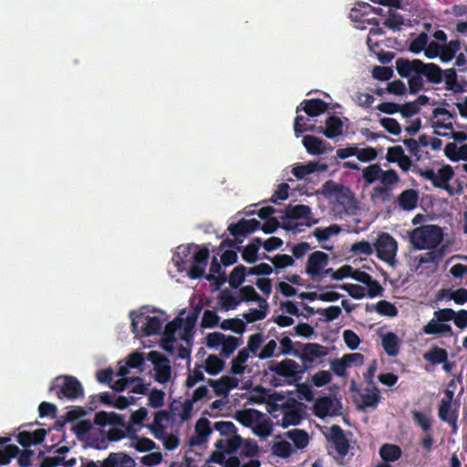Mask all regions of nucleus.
Here are the masks:
<instances>
[{
	"label": "nucleus",
	"mask_w": 467,
	"mask_h": 467,
	"mask_svg": "<svg viewBox=\"0 0 467 467\" xmlns=\"http://www.w3.org/2000/svg\"><path fill=\"white\" fill-rule=\"evenodd\" d=\"M133 458L125 452H110L100 463V467H135Z\"/></svg>",
	"instance_id": "obj_23"
},
{
	"label": "nucleus",
	"mask_w": 467,
	"mask_h": 467,
	"mask_svg": "<svg viewBox=\"0 0 467 467\" xmlns=\"http://www.w3.org/2000/svg\"><path fill=\"white\" fill-rule=\"evenodd\" d=\"M419 192L414 189H407L397 197L399 207L403 211H412L418 205Z\"/></svg>",
	"instance_id": "obj_27"
},
{
	"label": "nucleus",
	"mask_w": 467,
	"mask_h": 467,
	"mask_svg": "<svg viewBox=\"0 0 467 467\" xmlns=\"http://www.w3.org/2000/svg\"><path fill=\"white\" fill-rule=\"evenodd\" d=\"M303 419L301 404L295 400H288L282 404V419L276 424L283 428L298 425Z\"/></svg>",
	"instance_id": "obj_12"
},
{
	"label": "nucleus",
	"mask_w": 467,
	"mask_h": 467,
	"mask_svg": "<svg viewBox=\"0 0 467 467\" xmlns=\"http://www.w3.org/2000/svg\"><path fill=\"white\" fill-rule=\"evenodd\" d=\"M381 171L379 164H371L362 170V177L367 184H372L376 181H379Z\"/></svg>",
	"instance_id": "obj_47"
},
{
	"label": "nucleus",
	"mask_w": 467,
	"mask_h": 467,
	"mask_svg": "<svg viewBox=\"0 0 467 467\" xmlns=\"http://www.w3.org/2000/svg\"><path fill=\"white\" fill-rule=\"evenodd\" d=\"M343 122L337 116H329L326 119V128H319L318 132H322L327 138L334 139L342 134Z\"/></svg>",
	"instance_id": "obj_29"
},
{
	"label": "nucleus",
	"mask_w": 467,
	"mask_h": 467,
	"mask_svg": "<svg viewBox=\"0 0 467 467\" xmlns=\"http://www.w3.org/2000/svg\"><path fill=\"white\" fill-rule=\"evenodd\" d=\"M204 277L206 280L210 282H214L213 284V285L214 286L213 289H219L227 281L225 273L222 271L221 263L215 256L213 257L210 265V274H204Z\"/></svg>",
	"instance_id": "obj_26"
},
{
	"label": "nucleus",
	"mask_w": 467,
	"mask_h": 467,
	"mask_svg": "<svg viewBox=\"0 0 467 467\" xmlns=\"http://www.w3.org/2000/svg\"><path fill=\"white\" fill-rule=\"evenodd\" d=\"M271 451L275 456L284 459L290 457L293 452L291 444L286 441L275 442L272 445Z\"/></svg>",
	"instance_id": "obj_50"
},
{
	"label": "nucleus",
	"mask_w": 467,
	"mask_h": 467,
	"mask_svg": "<svg viewBox=\"0 0 467 467\" xmlns=\"http://www.w3.org/2000/svg\"><path fill=\"white\" fill-rule=\"evenodd\" d=\"M234 418L243 426L252 428L255 421L264 418V413L255 409H249L237 411Z\"/></svg>",
	"instance_id": "obj_31"
},
{
	"label": "nucleus",
	"mask_w": 467,
	"mask_h": 467,
	"mask_svg": "<svg viewBox=\"0 0 467 467\" xmlns=\"http://www.w3.org/2000/svg\"><path fill=\"white\" fill-rule=\"evenodd\" d=\"M240 300L244 302H259L261 308H268L265 299L262 298L252 285H244L239 290Z\"/></svg>",
	"instance_id": "obj_39"
},
{
	"label": "nucleus",
	"mask_w": 467,
	"mask_h": 467,
	"mask_svg": "<svg viewBox=\"0 0 467 467\" xmlns=\"http://www.w3.org/2000/svg\"><path fill=\"white\" fill-rule=\"evenodd\" d=\"M328 168L327 163L319 161H309L306 164H297L292 169V173L295 177L301 180L306 175L312 174L316 171H325Z\"/></svg>",
	"instance_id": "obj_25"
},
{
	"label": "nucleus",
	"mask_w": 467,
	"mask_h": 467,
	"mask_svg": "<svg viewBox=\"0 0 467 467\" xmlns=\"http://www.w3.org/2000/svg\"><path fill=\"white\" fill-rule=\"evenodd\" d=\"M341 402L335 400L329 396H323L317 399L313 406L314 415L319 419H325L327 416L340 415Z\"/></svg>",
	"instance_id": "obj_14"
},
{
	"label": "nucleus",
	"mask_w": 467,
	"mask_h": 467,
	"mask_svg": "<svg viewBox=\"0 0 467 467\" xmlns=\"http://www.w3.org/2000/svg\"><path fill=\"white\" fill-rule=\"evenodd\" d=\"M379 182L382 186H377L373 191L376 194L382 196L383 201H388L390 198L392 186L400 182V176L394 169L382 170Z\"/></svg>",
	"instance_id": "obj_17"
},
{
	"label": "nucleus",
	"mask_w": 467,
	"mask_h": 467,
	"mask_svg": "<svg viewBox=\"0 0 467 467\" xmlns=\"http://www.w3.org/2000/svg\"><path fill=\"white\" fill-rule=\"evenodd\" d=\"M192 253V261L188 268V276L192 279H200L204 276L205 268L210 257L209 248L206 246L195 248Z\"/></svg>",
	"instance_id": "obj_11"
},
{
	"label": "nucleus",
	"mask_w": 467,
	"mask_h": 467,
	"mask_svg": "<svg viewBox=\"0 0 467 467\" xmlns=\"http://www.w3.org/2000/svg\"><path fill=\"white\" fill-rule=\"evenodd\" d=\"M320 193L328 200H334L345 207L350 206L354 201V194L349 187L339 184L332 180L327 181L321 188Z\"/></svg>",
	"instance_id": "obj_6"
},
{
	"label": "nucleus",
	"mask_w": 467,
	"mask_h": 467,
	"mask_svg": "<svg viewBox=\"0 0 467 467\" xmlns=\"http://www.w3.org/2000/svg\"><path fill=\"white\" fill-rule=\"evenodd\" d=\"M350 252L358 255H370L373 254V248L368 241L363 240L352 244Z\"/></svg>",
	"instance_id": "obj_60"
},
{
	"label": "nucleus",
	"mask_w": 467,
	"mask_h": 467,
	"mask_svg": "<svg viewBox=\"0 0 467 467\" xmlns=\"http://www.w3.org/2000/svg\"><path fill=\"white\" fill-rule=\"evenodd\" d=\"M94 423L96 425L105 427L110 426H125V416L122 414L116 413L114 411H99L94 416Z\"/></svg>",
	"instance_id": "obj_24"
},
{
	"label": "nucleus",
	"mask_w": 467,
	"mask_h": 467,
	"mask_svg": "<svg viewBox=\"0 0 467 467\" xmlns=\"http://www.w3.org/2000/svg\"><path fill=\"white\" fill-rule=\"evenodd\" d=\"M382 348L389 357H396L400 352L399 337L394 332H388L382 336Z\"/></svg>",
	"instance_id": "obj_36"
},
{
	"label": "nucleus",
	"mask_w": 467,
	"mask_h": 467,
	"mask_svg": "<svg viewBox=\"0 0 467 467\" xmlns=\"http://www.w3.org/2000/svg\"><path fill=\"white\" fill-rule=\"evenodd\" d=\"M374 246L379 259L392 266L395 265L398 243L392 235L388 233L379 234Z\"/></svg>",
	"instance_id": "obj_7"
},
{
	"label": "nucleus",
	"mask_w": 467,
	"mask_h": 467,
	"mask_svg": "<svg viewBox=\"0 0 467 467\" xmlns=\"http://www.w3.org/2000/svg\"><path fill=\"white\" fill-rule=\"evenodd\" d=\"M252 430L253 432L258 437L266 438L271 434L273 427L271 422L264 417L262 420L255 421L252 427Z\"/></svg>",
	"instance_id": "obj_49"
},
{
	"label": "nucleus",
	"mask_w": 467,
	"mask_h": 467,
	"mask_svg": "<svg viewBox=\"0 0 467 467\" xmlns=\"http://www.w3.org/2000/svg\"><path fill=\"white\" fill-rule=\"evenodd\" d=\"M442 240V229L435 224L421 225L413 229L410 234V241L418 250L439 247Z\"/></svg>",
	"instance_id": "obj_2"
},
{
	"label": "nucleus",
	"mask_w": 467,
	"mask_h": 467,
	"mask_svg": "<svg viewBox=\"0 0 467 467\" xmlns=\"http://www.w3.org/2000/svg\"><path fill=\"white\" fill-rule=\"evenodd\" d=\"M430 251L420 254L418 257L419 265L433 264L434 269L438 266L439 263L445 255V246L429 249Z\"/></svg>",
	"instance_id": "obj_32"
},
{
	"label": "nucleus",
	"mask_w": 467,
	"mask_h": 467,
	"mask_svg": "<svg viewBox=\"0 0 467 467\" xmlns=\"http://www.w3.org/2000/svg\"><path fill=\"white\" fill-rule=\"evenodd\" d=\"M447 399L443 398L438 408V416L441 420L448 423L451 427V432L452 434H456L458 431V410L457 408H451V400L453 397V392L451 390H446Z\"/></svg>",
	"instance_id": "obj_10"
},
{
	"label": "nucleus",
	"mask_w": 467,
	"mask_h": 467,
	"mask_svg": "<svg viewBox=\"0 0 467 467\" xmlns=\"http://www.w3.org/2000/svg\"><path fill=\"white\" fill-rule=\"evenodd\" d=\"M327 441L333 443L336 451L341 457H345L350 449L348 439L346 437L345 431L339 425L334 424L329 428L328 434L326 435Z\"/></svg>",
	"instance_id": "obj_15"
},
{
	"label": "nucleus",
	"mask_w": 467,
	"mask_h": 467,
	"mask_svg": "<svg viewBox=\"0 0 467 467\" xmlns=\"http://www.w3.org/2000/svg\"><path fill=\"white\" fill-rule=\"evenodd\" d=\"M267 369L279 377L292 379L297 381L302 379L301 366L294 359L285 358L282 361L271 360L267 363Z\"/></svg>",
	"instance_id": "obj_9"
},
{
	"label": "nucleus",
	"mask_w": 467,
	"mask_h": 467,
	"mask_svg": "<svg viewBox=\"0 0 467 467\" xmlns=\"http://www.w3.org/2000/svg\"><path fill=\"white\" fill-rule=\"evenodd\" d=\"M57 389L58 399H67L70 400L82 398L84 389L81 382L74 376L63 375L57 377L49 387V391Z\"/></svg>",
	"instance_id": "obj_3"
},
{
	"label": "nucleus",
	"mask_w": 467,
	"mask_h": 467,
	"mask_svg": "<svg viewBox=\"0 0 467 467\" xmlns=\"http://www.w3.org/2000/svg\"><path fill=\"white\" fill-rule=\"evenodd\" d=\"M317 313L321 314L324 317L325 322H331L337 319L342 313L340 306H330L327 308H318Z\"/></svg>",
	"instance_id": "obj_59"
},
{
	"label": "nucleus",
	"mask_w": 467,
	"mask_h": 467,
	"mask_svg": "<svg viewBox=\"0 0 467 467\" xmlns=\"http://www.w3.org/2000/svg\"><path fill=\"white\" fill-rule=\"evenodd\" d=\"M380 400L379 390L376 386L367 389L366 392L361 395V408H376Z\"/></svg>",
	"instance_id": "obj_44"
},
{
	"label": "nucleus",
	"mask_w": 467,
	"mask_h": 467,
	"mask_svg": "<svg viewBox=\"0 0 467 467\" xmlns=\"http://www.w3.org/2000/svg\"><path fill=\"white\" fill-rule=\"evenodd\" d=\"M429 36L427 33L421 32L416 38L411 40L409 50L413 54H419L425 50L428 44Z\"/></svg>",
	"instance_id": "obj_54"
},
{
	"label": "nucleus",
	"mask_w": 467,
	"mask_h": 467,
	"mask_svg": "<svg viewBox=\"0 0 467 467\" xmlns=\"http://www.w3.org/2000/svg\"><path fill=\"white\" fill-rule=\"evenodd\" d=\"M247 267L243 265L235 266L229 275V285L232 288H238L245 280L247 275Z\"/></svg>",
	"instance_id": "obj_45"
},
{
	"label": "nucleus",
	"mask_w": 467,
	"mask_h": 467,
	"mask_svg": "<svg viewBox=\"0 0 467 467\" xmlns=\"http://www.w3.org/2000/svg\"><path fill=\"white\" fill-rule=\"evenodd\" d=\"M19 452L20 449L16 445H6L4 450H0V465L8 464Z\"/></svg>",
	"instance_id": "obj_55"
},
{
	"label": "nucleus",
	"mask_w": 467,
	"mask_h": 467,
	"mask_svg": "<svg viewBox=\"0 0 467 467\" xmlns=\"http://www.w3.org/2000/svg\"><path fill=\"white\" fill-rule=\"evenodd\" d=\"M213 429L211 423L206 418H200L195 424V435L189 439L190 446H201L208 441Z\"/></svg>",
	"instance_id": "obj_18"
},
{
	"label": "nucleus",
	"mask_w": 467,
	"mask_h": 467,
	"mask_svg": "<svg viewBox=\"0 0 467 467\" xmlns=\"http://www.w3.org/2000/svg\"><path fill=\"white\" fill-rule=\"evenodd\" d=\"M213 429L218 431L221 436H232L237 433V428L232 421H216L213 424Z\"/></svg>",
	"instance_id": "obj_57"
},
{
	"label": "nucleus",
	"mask_w": 467,
	"mask_h": 467,
	"mask_svg": "<svg viewBox=\"0 0 467 467\" xmlns=\"http://www.w3.org/2000/svg\"><path fill=\"white\" fill-rule=\"evenodd\" d=\"M249 358V350L242 348L238 351L235 358H233L231 362V373L233 375H242L244 373L246 366L245 362Z\"/></svg>",
	"instance_id": "obj_38"
},
{
	"label": "nucleus",
	"mask_w": 467,
	"mask_h": 467,
	"mask_svg": "<svg viewBox=\"0 0 467 467\" xmlns=\"http://www.w3.org/2000/svg\"><path fill=\"white\" fill-rule=\"evenodd\" d=\"M130 317L131 318V331L136 335L139 334L140 323H142L140 330L145 336L159 334L162 327V322L158 317L145 316L143 313H136L135 311H131Z\"/></svg>",
	"instance_id": "obj_8"
},
{
	"label": "nucleus",
	"mask_w": 467,
	"mask_h": 467,
	"mask_svg": "<svg viewBox=\"0 0 467 467\" xmlns=\"http://www.w3.org/2000/svg\"><path fill=\"white\" fill-rule=\"evenodd\" d=\"M148 359L154 365L155 380L161 384L167 383L171 375L170 360L157 351H150L148 354Z\"/></svg>",
	"instance_id": "obj_13"
},
{
	"label": "nucleus",
	"mask_w": 467,
	"mask_h": 467,
	"mask_svg": "<svg viewBox=\"0 0 467 467\" xmlns=\"http://www.w3.org/2000/svg\"><path fill=\"white\" fill-rule=\"evenodd\" d=\"M395 67L400 78L408 79L409 93L411 95L429 90L427 84L437 86L444 83V89L455 94L467 89V80L459 79L454 67L442 69L433 62L406 57L397 58Z\"/></svg>",
	"instance_id": "obj_1"
},
{
	"label": "nucleus",
	"mask_w": 467,
	"mask_h": 467,
	"mask_svg": "<svg viewBox=\"0 0 467 467\" xmlns=\"http://www.w3.org/2000/svg\"><path fill=\"white\" fill-rule=\"evenodd\" d=\"M298 450L305 449L309 443V435L305 430L293 429L285 433Z\"/></svg>",
	"instance_id": "obj_37"
},
{
	"label": "nucleus",
	"mask_w": 467,
	"mask_h": 467,
	"mask_svg": "<svg viewBox=\"0 0 467 467\" xmlns=\"http://www.w3.org/2000/svg\"><path fill=\"white\" fill-rule=\"evenodd\" d=\"M328 260L329 256L325 252H313L308 256L306 265V273L312 278L322 275L323 270L328 265Z\"/></svg>",
	"instance_id": "obj_16"
},
{
	"label": "nucleus",
	"mask_w": 467,
	"mask_h": 467,
	"mask_svg": "<svg viewBox=\"0 0 467 467\" xmlns=\"http://www.w3.org/2000/svg\"><path fill=\"white\" fill-rule=\"evenodd\" d=\"M303 110L309 117H317L328 109V103L320 99H305L302 102Z\"/></svg>",
	"instance_id": "obj_30"
},
{
	"label": "nucleus",
	"mask_w": 467,
	"mask_h": 467,
	"mask_svg": "<svg viewBox=\"0 0 467 467\" xmlns=\"http://www.w3.org/2000/svg\"><path fill=\"white\" fill-rule=\"evenodd\" d=\"M440 296H448L450 300H453L457 305H463L467 302V289L465 288H458L455 291L448 292L445 289H441L439 292Z\"/></svg>",
	"instance_id": "obj_51"
},
{
	"label": "nucleus",
	"mask_w": 467,
	"mask_h": 467,
	"mask_svg": "<svg viewBox=\"0 0 467 467\" xmlns=\"http://www.w3.org/2000/svg\"><path fill=\"white\" fill-rule=\"evenodd\" d=\"M261 223L256 219H241L236 223L228 226L229 233L234 236H246L260 229Z\"/></svg>",
	"instance_id": "obj_21"
},
{
	"label": "nucleus",
	"mask_w": 467,
	"mask_h": 467,
	"mask_svg": "<svg viewBox=\"0 0 467 467\" xmlns=\"http://www.w3.org/2000/svg\"><path fill=\"white\" fill-rule=\"evenodd\" d=\"M254 391L260 394L261 401L277 402L284 400V396L280 393L275 392L270 394L269 390L263 386H256Z\"/></svg>",
	"instance_id": "obj_56"
},
{
	"label": "nucleus",
	"mask_w": 467,
	"mask_h": 467,
	"mask_svg": "<svg viewBox=\"0 0 467 467\" xmlns=\"http://www.w3.org/2000/svg\"><path fill=\"white\" fill-rule=\"evenodd\" d=\"M422 331L426 335H441L447 334L451 336L453 334L452 328L450 325L444 322H440L436 319H431L428 324L423 326Z\"/></svg>",
	"instance_id": "obj_35"
},
{
	"label": "nucleus",
	"mask_w": 467,
	"mask_h": 467,
	"mask_svg": "<svg viewBox=\"0 0 467 467\" xmlns=\"http://www.w3.org/2000/svg\"><path fill=\"white\" fill-rule=\"evenodd\" d=\"M207 383L213 389L217 396L227 397L230 390L238 387L239 380L234 377L224 375L219 379H209Z\"/></svg>",
	"instance_id": "obj_20"
},
{
	"label": "nucleus",
	"mask_w": 467,
	"mask_h": 467,
	"mask_svg": "<svg viewBox=\"0 0 467 467\" xmlns=\"http://www.w3.org/2000/svg\"><path fill=\"white\" fill-rule=\"evenodd\" d=\"M411 414L414 422L424 431H429L431 430V421L430 417L420 410H413Z\"/></svg>",
	"instance_id": "obj_64"
},
{
	"label": "nucleus",
	"mask_w": 467,
	"mask_h": 467,
	"mask_svg": "<svg viewBox=\"0 0 467 467\" xmlns=\"http://www.w3.org/2000/svg\"><path fill=\"white\" fill-rule=\"evenodd\" d=\"M296 346L300 348L299 352L294 353V357L300 358L302 361L301 372L308 371L317 364V358H321L328 354L327 347L318 343H302L296 342Z\"/></svg>",
	"instance_id": "obj_5"
},
{
	"label": "nucleus",
	"mask_w": 467,
	"mask_h": 467,
	"mask_svg": "<svg viewBox=\"0 0 467 467\" xmlns=\"http://www.w3.org/2000/svg\"><path fill=\"white\" fill-rule=\"evenodd\" d=\"M135 441L130 444L137 451L147 452L158 448L157 444L150 439L146 437H137Z\"/></svg>",
	"instance_id": "obj_48"
},
{
	"label": "nucleus",
	"mask_w": 467,
	"mask_h": 467,
	"mask_svg": "<svg viewBox=\"0 0 467 467\" xmlns=\"http://www.w3.org/2000/svg\"><path fill=\"white\" fill-rule=\"evenodd\" d=\"M240 345L239 339L234 336H225V341L222 345L221 355L229 357Z\"/></svg>",
	"instance_id": "obj_62"
},
{
	"label": "nucleus",
	"mask_w": 467,
	"mask_h": 467,
	"mask_svg": "<svg viewBox=\"0 0 467 467\" xmlns=\"http://www.w3.org/2000/svg\"><path fill=\"white\" fill-rule=\"evenodd\" d=\"M243 443L242 437L235 433L226 439H219L214 443L217 450H223L226 453L236 452Z\"/></svg>",
	"instance_id": "obj_33"
},
{
	"label": "nucleus",
	"mask_w": 467,
	"mask_h": 467,
	"mask_svg": "<svg viewBox=\"0 0 467 467\" xmlns=\"http://www.w3.org/2000/svg\"><path fill=\"white\" fill-rule=\"evenodd\" d=\"M367 311L375 309L378 314L384 317H394L398 315V308L387 300H380L376 305H367Z\"/></svg>",
	"instance_id": "obj_41"
},
{
	"label": "nucleus",
	"mask_w": 467,
	"mask_h": 467,
	"mask_svg": "<svg viewBox=\"0 0 467 467\" xmlns=\"http://www.w3.org/2000/svg\"><path fill=\"white\" fill-rule=\"evenodd\" d=\"M198 248L197 244H191L187 245L181 244L177 247L172 256V261L179 272L187 271L192 261V249Z\"/></svg>",
	"instance_id": "obj_19"
},
{
	"label": "nucleus",
	"mask_w": 467,
	"mask_h": 467,
	"mask_svg": "<svg viewBox=\"0 0 467 467\" xmlns=\"http://www.w3.org/2000/svg\"><path fill=\"white\" fill-rule=\"evenodd\" d=\"M169 413L166 410H159L154 414V420L151 424L149 425V429L158 440L163 438L164 426L161 424L163 420H168Z\"/></svg>",
	"instance_id": "obj_40"
},
{
	"label": "nucleus",
	"mask_w": 467,
	"mask_h": 467,
	"mask_svg": "<svg viewBox=\"0 0 467 467\" xmlns=\"http://www.w3.org/2000/svg\"><path fill=\"white\" fill-rule=\"evenodd\" d=\"M453 176L454 171L452 167L449 164L443 165L438 170L437 173L435 172L436 182L432 185L435 188L445 190L450 195H453V189L449 184V182L453 178Z\"/></svg>",
	"instance_id": "obj_22"
},
{
	"label": "nucleus",
	"mask_w": 467,
	"mask_h": 467,
	"mask_svg": "<svg viewBox=\"0 0 467 467\" xmlns=\"http://www.w3.org/2000/svg\"><path fill=\"white\" fill-rule=\"evenodd\" d=\"M423 358L434 365L441 364L448 358V352L445 348L433 346L423 354Z\"/></svg>",
	"instance_id": "obj_43"
},
{
	"label": "nucleus",
	"mask_w": 467,
	"mask_h": 467,
	"mask_svg": "<svg viewBox=\"0 0 467 467\" xmlns=\"http://www.w3.org/2000/svg\"><path fill=\"white\" fill-rule=\"evenodd\" d=\"M331 287H338L346 292L348 294L355 298V299H361L365 296V288L359 285L356 284H343L340 285H332Z\"/></svg>",
	"instance_id": "obj_53"
},
{
	"label": "nucleus",
	"mask_w": 467,
	"mask_h": 467,
	"mask_svg": "<svg viewBox=\"0 0 467 467\" xmlns=\"http://www.w3.org/2000/svg\"><path fill=\"white\" fill-rule=\"evenodd\" d=\"M47 435L45 429H37L33 432L23 431H20L16 436L17 442L24 448H27L31 445H37L44 441ZM34 451L29 449L20 451L17 454V463L20 467H28L31 465V457Z\"/></svg>",
	"instance_id": "obj_4"
},
{
	"label": "nucleus",
	"mask_w": 467,
	"mask_h": 467,
	"mask_svg": "<svg viewBox=\"0 0 467 467\" xmlns=\"http://www.w3.org/2000/svg\"><path fill=\"white\" fill-rule=\"evenodd\" d=\"M220 300L223 303L224 310L235 309L236 306L241 303V300H237L229 290H223L220 295Z\"/></svg>",
	"instance_id": "obj_61"
},
{
	"label": "nucleus",
	"mask_w": 467,
	"mask_h": 467,
	"mask_svg": "<svg viewBox=\"0 0 467 467\" xmlns=\"http://www.w3.org/2000/svg\"><path fill=\"white\" fill-rule=\"evenodd\" d=\"M271 263L278 270L294 265L295 260L288 254H279L271 259Z\"/></svg>",
	"instance_id": "obj_63"
},
{
	"label": "nucleus",
	"mask_w": 467,
	"mask_h": 467,
	"mask_svg": "<svg viewBox=\"0 0 467 467\" xmlns=\"http://www.w3.org/2000/svg\"><path fill=\"white\" fill-rule=\"evenodd\" d=\"M402 451L400 446L390 443L383 444L379 449V455L383 462H396L401 457Z\"/></svg>",
	"instance_id": "obj_42"
},
{
	"label": "nucleus",
	"mask_w": 467,
	"mask_h": 467,
	"mask_svg": "<svg viewBox=\"0 0 467 467\" xmlns=\"http://www.w3.org/2000/svg\"><path fill=\"white\" fill-rule=\"evenodd\" d=\"M224 368V361L216 355H209L205 361V371L212 376L217 375Z\"/></svg>",
	"instance_id": "obj_46"
},
{
	"label": "nucleus",
	"mask_w": 467,
	"mask_h": 467,
	"mask_svg": "<svg viewBox=\"0 0 467 467\" xmlns=\"http://www.w3.org/2000/svg\"><path fill=\"white\" fill-rule=\"evenodd\" d=\"M380 125L390 134L400 135L401 133V126L397 119L393 118H382L379 120Z\"/></svg>",
	"instance_id": "obj_58"
},
{
	"label": "nucleus",
	"mask_w": 467,
	"mask_h": 467,
	"mask_svg": "<svg viewBox=\"0 0 467 467\" xmlns=\"http://www.w3.org/2000/svg\"><path fill=\"white\" fill-rule=\"evenodd\" d=\"M220 327L223 330H231L237 334H243L245 330V323L239 318L224 319Z\"/></svg>",
	"instance_id": "obj_52"
},
{
	"label": "nucleus",
	"mask_w": 467,
	"mask_h": 467,
	"mask_svg": "<svg viewBox=\"0 0 467 467\" xmlns=\"http://www.w3.org/2000/svg\"><path fill=\"white\" fill-rule=\"evenodd\" d=\"M302 142L306 151L311 155H321L327 152V143L320 138L313 135H305Z\"/></svg>",
	"instance_id": "obj_28"
},
{
	"label": "nucleus",
	"mask_w": 467,
	"mask_h": 467,
	"mask_svg": "<svg viewBox=\"0 0 467 467\" xmlns=\"http://www.w3.org/2000/svg\"><path fill=\"white\" fill-rule=\"evenodd\" d=\"M311 214V209L305 204H296L295 206L289 204L285 207V214L282 220H298L307 218Z\"/></svg>",
	"instance_id": "obj_34"
}]
</instances>
